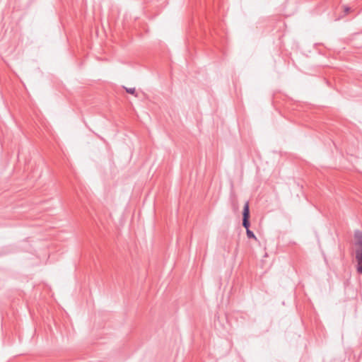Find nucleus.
I'll return each mask as SVG.
<instances>
[{"mask_svg": "<svg viewBox=\"0 0 362 362\" xmlns=\"http://www.w3.org/2000/svg\"><path fill=\"white\" fill-rule=\"evenodd\" d=\"M355 259L356 261L362 260V231L356 230L354 232Z\"/></svg>", "mask_w": 362, "mask_h": 362, "instance_id": "1", "label": "nucleus"}, {"mask_svg": "<svg viewBox=\"0 0 362 362\" xmlns=\"http://www.w3.org/2000/svg\"><path fill=\"white\" fill-rule=\"evenodd\" d=\"M243 218H250L249 202H246L244 205L243 210Z\"/></svg>", "mask_w": 362, "mask_h": 362, "instance_id": "2", "label": "nucleus"}, {"mask_svg": "<svg viewBox=\"0 0 362 362\" xmlns=\"http://www.w3.org/2000/svg\"><path fill=\"white\" fill-rule=\"evenodd\" d=\"M250 226V218H243V226L246 229V230L247 229H250L249 228Z\"/></svg>", "mask_w": 362, "mask_h": 362, "instance_id": "3", "label": "nucleus"}, {"mask_svg": "<svg viewBox=\"0 0 362 362\" xmlns=\"http://www.w3.org/2000/svg\"><path fill=\"white\" fill-rule=\"evenodd\" d=\"M246 234H247V236L248 238H252V239H255V240H257V238L255 236V233L250 229H247L246 230Z\"/></svg>", "mask_w": 362, "mask_h": 362, "instance_id": "4", "label": "nucleus"}, {"mask_svg": "<svg viewBox=\"0 0 362 362\" xmlns=\"http://www.w3.org/2000/svg\"><path fill=\"white\" fill-rule=\"evenodd\" d=\"M356 262H357L356 271L358 274H362V260L356 261Z\"/></svg>", "mask_w": 362, "mask_h": 362, "instance_id": "5", "label": "nucleus"}, {"mask_svg": "<svg viewBox=\"0 0 362 362\" xmlns=\"http://www.w3.org/2000/svg\"><path fill=\"white\" fill-rule=\"evenodd\" d=\"M125 90L127 91V93H130V94H135V88H125Z\"/></svg>", "mask_w": 362, "mask_h": 362, "instance_id": "6", "label": "nucleus"}, {"mask_svg": "<svg viewBox=\"0 0 362 362\" xmlns=\"http://www.w3.org/2000/svg\"><path fill=\"white\" fill-rule=\"evenodd\" d=\"M349 11H350V8L349 7H345V8H344L345 13H348Z\"/></svg>", "mask_w": 362, "mask_h": 362, "instance_id": "7", "label": "nucleus"}]
</instances>
